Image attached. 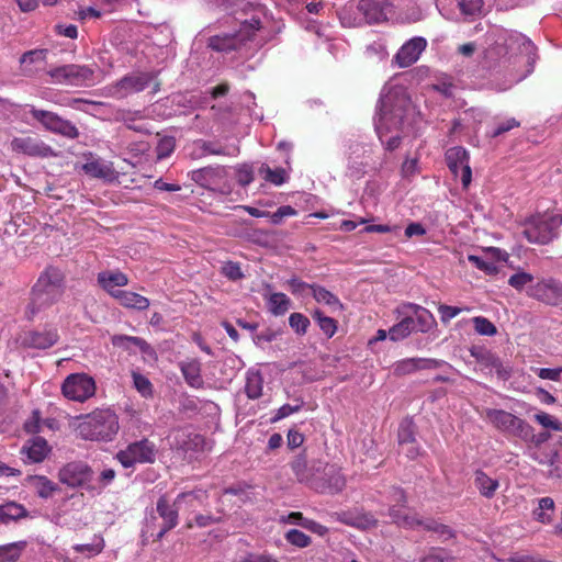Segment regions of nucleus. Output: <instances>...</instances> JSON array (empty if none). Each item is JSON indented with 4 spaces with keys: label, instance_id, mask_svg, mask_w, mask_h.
I'll use <instances>...</instances> for the list:
<instances>
[{
    "label": "nucleus",
    "instance_id": "e2e57ef3",
    "mask_svg": "<svg viewBox=\"0 0 562 562\" xmlns=\"http://www.w3.org/2000/svg\"><path fill=\"white\" fill-rule=\"evenodd\" d=\"M296 210L291 205L280 206L274 213H269L270 222L273 225H280L284 217L296 215Z\"/></svg>",
    "mask_w": 562,
    "mask_h": 562
},
{
    "label": "nucleus",
    "instance_id": "a19ab883",
    "mask_svg": "<svg viewBox=\"0 0 562 562\" xmlns=\"http://www.w3.org/2000/svg\"><path fill=\"white\" fill-rule=\"evenodd\" d=\"M260 177L276 186H281L288 180V175L283 168L271 169L268 165H261L258 170Z\"/></svg>",
    "mask_w": 562,
    "mask_h": 562
},
{
    "label": "nucleus",
    "instance_id": "13d9d810",
    "mask_svg": "<svg viewBox=\"0 0 562 562\" xmlns=\"http://www.w3.org/2000/svg\"><path fill=\"white\" fill-rule=\"evenodd\" d=\"M142 119L140 112H127L122 114V122L127 128L138 133H149L148 128L142 124H137L136 121Z\"/></svg>",
    "mask_w": 562,
    "mask_h": 562
},
{
    "label": "nucleus",
    "instance_id": "9b49d317",
    "mask_svg": "<svg viewBox=\"0 0 562 562\" xmlns=\"http://www.w3.org/2000/svg\"><path fill=\"white\" fill-rule=\"evenodd\" d=\"M47 74L55 83L86 87L95 83L93 69L85 65H64L48 70Z\"/></svg>",
    "mask_w": 562,
    "mask_h": 562
},
{
    "label": "nucleus",
    "instance_id": "a18cd8bd",
    "mask_svg": "<svg viewBox=\"0 0 562 562\" xmlns=\"http://www.w3.org/2000/svg\"><path fill=\"white\" fill-rule=\"evenodd\" d=\"M397 439L400 446L415 443V425L412 419L405 418L398 427Z\"/></svg>",
    "mask_w": 562,
    "mask_h": 562
},
{
    "label": "nucleus",
    "instance_id": "5701e85b",
    "mask_svg": "<svg viewBox=\"0 0 562 562\" xmlns=\"http://www.w3.org/2000/svg\"><path fill=\"white\" fill-rule=\"evenodd\" d=\"M446 362L438 359L429 358H406L396 361L393 364V371L396 375L412 374L419 370H432L438 369Z\"/></svg>",
    "mask_w": 562,
    "mask_h": 562
},
{
    "label": "nucleus",
    "instance_id": "f3484780",
    "mask_svg": "<svg viewBox=\"0 0 562 562\" xmlns=\"http://www.w3.org/2000/svg\"><path fill=\"white\" fill-rule=\"evenodd\" d=\"M154 79L151 72H133L124 76L109 88L110 94L116 99H122L132 93L145 90Z\"/></svg>",
    "mask_w": 562,
    "mask_h": 562
},
{
    "label": "nucleus",
    "instance_id": "79ce46f5",
    "mask_svg": "<svg viewBox=\"0 0 562 562\" xmlns=\"http://www.w3.org/2000/svg\"><path fill=\"white\" fill-rule=\"evenodd\" d=\"M25 546L24 541L0 546V562H16Z\"/></svg>",
    "mask_w": 562,
    "mask_h": 562
},
{
    "label": "nucleus",
    "instance_id": "f704fd0d",
    "mask_svg": "<svg viewBox=\"0 0 562 562\" xmlns=\"http://www.w3.org/2000/svg\"><path fill=\"white\" fill-rule=\"evenodd\" d=\"M290 307L291 301L284 293L276 292L267 297V308L276 316L284 315Z\"/></svg>",
    "mask_w": 562,
    "mask_h": 562
},
{
    "label": "nucleus",
    "instance_id": "8fccbe9b",
    "mask_svg": "<svg viewBox=\"0 0 562 562\" xmlns=\"http://www.w3.org/2000/svg\"><path fill=\"white\" fill-rule=\"evenodd\" d=\"M222 521L221 517H215L211 514H198L192 519L187 520V528L192 529L194 527L205 528L214 524Z\"/></svg>",
    "mask_w": 562,
    "mask_h": 562
},
{
    "label": "nucleus",
    "instance_id": "9d476101",
    "mask_svg": "<svg viewBox=\"0 0 562 562\" xmlns=\"http://www.w3.org/2000/svg\"><path fill=\"white\" fill-rule=\"evenodd\" d=\"M260 29V20L251 18L250 21L241 23L240 29L235 34L215 35L209 38V47L216 52H231L237 49L244 42L249 41L255 32Z\"/></svg>",
    "mask_w": 562,
    "mask_h": 562
},
{
    "label": "nucleus",
    "instance_id": "774afa93",
    "mask_svg": "<svg viewBox=\"0 0 562 562\" xmlns=\"http://www.w3.org/2000/svg\"><path fill=\"white\" fill-rule=\"evenodd\" d=\"M223 274L229 280L236 281L244 278L240 266L236 262L228 261L222 268Z\"/></svg>",
    "mask_w": 562,
    "mask_h": 562
},
{
    "label": "nucleus",
    "instance_id": "cd10ccee",
    "mask_svg": "<svg viewBox=\"0 0 562 562\" xmlns=\"http://www.w3.org/2000/svg\"><path fill=\"white\" fill-rule=\"evenodd\" d=\"M180 370L186 382L194 389L203 386L204 381L201 375V362L196 359H189L180 362Z\"/></svg>",
    "mask_w": 562,
    "mask_h": 562
},
{
    "label": "nucleus",
    "instance_id": "a211bd4d",
    "mask_svg": "<svg viewBox=\"0 0 562 562\" xmlns=\"http://www.w3.org/2000/svg\"><path fill=\"white\" fill-rule=\"evenodd\" d=\"M392 520L396 525L409 529H424L434 531L443 539L453 537V531L446 525L439 524L431 518L419 519L416 516H400L395 509L391 512Z\"/></svg>",
    "mask_w": 562,
    "mask_h": 562
},
{
    "label": "nucleus",
    "instance_id": "6ab92c4d",
    "mask_svg": "<svg viewBox=\"0 0 562 562\" xmlns=\"http://www.w3.org/2000/svg\"><path fill=\"white\" fill-rule=\"evenodd\" d=\"M10 147L12 151L30 157L47 158L55 156L54 149L36 136L14 137Z\"/></svg>",
    "mask_w": 562,
    "mask_h": 562
},
{
    "label": "nucleus",
    "instance_id": "6e6d98bb",
    "mask_svg": "<svg viewBox=\"0 0 562 562\" xmlns=\"http://www.w3.org/2000/svg\"><path fill=\"white\" fill-rule=\"evenodd\" d=\"M290 327L299 335H304L310 326V319L301 313H292L289 317Z\"/></svg>",
    "mask_w": 562,
    "mask_h": 562
},
{
    "label": "nucleus",
    "instance_id": "0e129e2a",
    "mask_svg": "<svg viewBox=\"0 0 562 562\" xmlns=\"http://www.w3.org/2000/svg\"><path fill=\"white\" fill-rule=\"evenodd\" d=\"M450 560H452V557L446 550L432 549L425 557H423L419 562H448Z\"/></svg>",
    "mask_w": 562,
    "mask_h": 562
},
{
    "label": "nucleus",
    "instance_id": "37998d69",
    "mask_svg": "<svg viewBox=\"0 0 562 562\" xmlns=\"http://www.w3.org/2000/svg\"><path fill=\"white\" fill-rule=\"evenodd\" d=\"M554 510V501L547 496L542 497L538 501V508L533 510V517L537 521L542 524H549L552 520V517L547 512Z\"/></svg>",
    "mask_w": 562,
    "mask_h": 562
},
{
    "label": "nucleus",
    "instance_id": "0eeeda50",
    "mask_svg": "<svg viewBox=\"0 0 562 562\" xmlns=\"http://www.w3.org/2000/svg\"><path fill=\"white\" fill-rule=\"evenodd\" d=\"M561 224L560 214H536L521 222V234L531 244L546 245L558 237Z\"/></svg>",
    "mask_w": 562,
    "mask_h": 562
},
{
    "label": "nucleus",
    "instance_id": "1a4fd4ad",
    "mask_svg": "<svg viewBox=\"0 0 562 562\" xmlns=\"http://www.w3.org/2000/svg\"><path fill=\"white\" fill-rule=\"evenodd\" d=\"M346 486V477L337 464H329L322 461L314 462V477L312 488L318 493L338 494Z\"/></svg>",
    "mask_w": 562,
    "mask_h": 562
},
{
    "label": "nucleus",
    "instance_id": "58836bf2",
    "mask_svg": "<svg viewBox=\"0 0 562 562\" xmlns=\"http://www.w3.org/2000/svg\"><path fill=\"white\" fill-rule=\"evenodd\" d=\"M104 547V539L99 535H94L91 542L83 544H75L72 546V550L76 553L85 554L87 558H92L101 553Z\"/></svg>",
    "mask_w": 562,
    "mask_h": 562
},
{
    "label": "nucleus",
    "instance_id": "4c0bfd02",
    "mask_svg": "<svg viewBox=\"0 0 562 562\" xmlns=\"http://www.w3.org/2000/svg\"><path fill=\"white\" fill-rule=\"evenodd\" d=\"M29 482L42 498H48L57 491V485L46 476H30Z\"/></svg>",
    "mask_w": 562,
    "mask_h": 562
},
{
    "label": "nucleus",
    "instance_id": "2eb2a0df",
    "mask_svg": "<svg viewBox=\"0 0 562 562\" xmlns=\"http://www.w3.org/2000/svg\"><path fill=\"white\" fill-rule=\"evenodd\" d=\"M61 393L70 401L82 403L94 395L95 382L86 373H72L64 380Z\"/></svg>",
    "mask_w": 562,
    "mask_h": 562
},
{
    "label": "nucleus",
    "instance_id": "e433bc0d",
    "mask_svg": "<svg viewBox=\"0 0 562 562\" xmlns=\"http://www.w3.org/2000/svg\"><path fill=\"white\" fill-rule=\"evenodd\" d=\"M263 378L259 371H248L245 392L250 400H257L262 395Z\"/></svg>",
    "mask_w": 562,
    "mask_h": 562
},
{
    "label": "nucleus",
    "instance_id": "dca6fc26",
    "mask_svg": "<svg viewBox=\"0 0 562 562\" xmlns=\"http://www.w3.org/2000/svg\"><path fill=\"white\" fill-rule=\"evenodd\" d=\"M228 170L224 166H209L190 172V178L195 183L211 190H218L223 193L229 192L227 184Z\"/></svg>",
    "mask_w": 562,
    "mask_h": 562
},
{
    "label": "nucleus",
    "instance_id": "7c9ffc66",
    "mask_svg": "<svg viewBox=\"0 0 562 562\" xmlns=\"http://www.w3.org/2000/svg\"><path fill=\"white\" fill-rule=\"evenodd\" d=\"M311 295L317 303L327 305L333 313L341 312L344 310V305L340 300L322 285L314 284V286H312Z\"/></svg>",
    "mask_w": 562,
    "mask_h": 562
},
{
    "label": "nucleus",
    "instance_id": "c03bdc74",
    "mask_svg": "<svg viewBox=\"0 0 562 562\" xmlns=\"http://www.w3.org/2000/svg\"><path fill=\"white\" fill-rule=\"evenodd\" d=\"M112 344L115 347H121L125 349H132V347H137L139 350L145 351L149 346L148 344L139 338L134 336H125V335H116L112 338Z\"/></svg>",
    "mask_w": 562,
    "mask_h": 562
},
{
    "label": "nucleus",
    "instance_id": "09e8293b",
    "mask_svg": "<svg viewBox=\"0 0 562 562\" xmlns=\"http://www.w3.org/2000/svg\"><path fill=\"white\" fill-rule=\"evenodd\" d=\"M313 318L317 322L322 331L328 337H333L337 330V323L334 318L325 316L321 310H315Z\"/></svg>",
    "mask_w": 562,
    "mask_h": 562
},
{
    "label": "nucleus",
    "instance_id": "f03ea898",
    "mask_svg": "<svg viewBox=\"0 0 562 562\" xmlns=\"http://www.w3.org/2000/svg\"><path fill=\"white\" fill-rule=\"evenodd\" d=\"M485 57L493 63L519 57L530 67L528 72H531L532 65L536 61V47L524 34L506 31L502 33L495 44L486 50Z\"/></svg>",
    "mask_w": 562,
    "mask_h": 562
},
{
    "label": "nucleus",
    "instance_id": "49530a36",
    "mask_svg": "<svg viewBox=\"0 0 562 562\" xmlns=\"http://www.w3.org/2000/svg\"><path fill=\"white\" fill-rule=\"evenodd\" d=\"M458 7L461 13L467 18H476L483 13V0H459Z\"/></svg>",
    "mask_w": 562,
    "mask_h": 562
},
{
    "label": "nucleus",
    "instance_id": "7ed1b4c3",
    "mask_svg": "<svg viewBox=\"0 0 562 562\" xmlns=\"http://www.w3.org/2000/svg\"><path fill=\"white\" fill-rule=\"evenodd\" d=\"M64 292V272L56 267H47L32 288L31 303L27 306L29 317H33L41 310L55 304Z\"/></svg>",
    "mask_w": 562,
    "mask_h": 562
},
{
    "label": "nucleus",
    "instance_id": "ddd939ff",
    "mask_svg": "<svg viewBox=\"0 0 562 562\" xmlns=\"http://www.w3.org/2000/svg\"><path fill=\"white\" fill-rule=\"evenodd\" d=\"M156 446L148 439L130 443L116 453L117 461L126 469L137 463H153L156 458Z\"/></svg>",
    "mask_w": 562,
    "mask_h": 562
},
{
    "label": "nucleus",
    "instance_id": "2f4dec72",
    "mask_svg": "<svg viewBox=\"0 0 562 562\" xmlns=\"http://www.w3.org/2000/svg\"><path fill=\"white\" fill-rule=\"evenodd\" d=\"M474 485L482 496L492 498L499 487V482L488 476L485 472L477 470L474 474Z\"/></svg>",
    "mask_w": 562,
    "mask_h": 562
},
{
    "label": "nucleus",
    "instance_id": "423d86ee",
    "mask_svg": "<svg viewBox=\"0 0 562 562\" xmlns=\"http://www.w3.org/2000/svg\"><path fill=\"white\" fill-rule=\"evenodd\" d=\"M78 431L86 440L111 441L119 431V418L111 409H98L85 417Z\"/></svg>",
    "mask_w": 562,
    "mask_h": 562
},
{
    "label": "nucleus",
    "instance_id": "aec40b11",
    "mask_svg": "<svg viewBox=\"0 0 562 562\" xmlns=\"http://www.w3.org/2000/svg\"><path fill=\"white\" fill-rule=\"evenodd\" d=\"M529 296L550 305L562 302V282L552 278L542 279L528 288Z\"/></svg>",
    "mask_w": 562,
    "mask_h": 562
},
{
    "label": "nucleus",
    "instance_id": "473e14b6",
    "mask_svg": "<svg viewBox=\"0 0 562 562\" xmlns=\"http://www.w3.org/2000/svg\"><path fill=\"white\" fill-rule=\"evenodd\" d=\"M291 468L296 479L307 484L312 488V477H314V463L308 467L306 458L303 454L297 456L292 462Z\"/></svg>",
    "mask_w": 562,
    "mask_h": 562
},
{
    "label": "nucleus",
    "instance_id": "ea45409f",
    "mask_svg": "<svg viewBox=\"0 0 562 562\" xmlns=\"http://www.w3.org/2000/svg\"><path fill=\"white\" fill-rule=\"evenodd\" d=\"M389 503V516H391L392 509H395L400 516H411L409 514L404 513L401 508L406 504V495L404 491L400 487H392L386 496Z\"/></svg>",
    "mask_w": 562,
    "mask_h": 562
},
{
    "label": "nucleus",
    "instance_id": "4be33fe9",
    "mask_svg": "<svg viewBox=\"0 0 562 562\" xmlns=\"http://www.w3.org/2000/svg\"><path fill=\"white\" fill-rule=\"evenodd\" d=\"M58 340V334L55 329H45L43 331L21 333L16 342L24 348L47 349L54 346Z\"/></svg>",
    "mask_w": 562,
    "mask_h": 562
},
{
    "label": "nucleus",
    "instance_id": "72a5a7b5",
    "mask_svg": "<svg viewBox=\"0 0 562 562\" xmlns=\"http://www.w3.org/2000/svg\"><path fill=\"white\" fill-rule=\"evenodd\" d=\"M27 510L20 504L9 502L0 505V524H9L26 517Z\"/></svg>",
    "mask_w": 562,
    "mask_h": 562
},
{
    "label": "nucleus",
    "instance_id": "de8ad7c7",
    "mask_svg": "<svg viewBox=\"0 0 562 562\" xmlns=\"http://www.w3.org/2000/svg\"><path fill=\"white\" fill-rule=\"evenodd\" d=\"M290 518L292 519L293 524H297V525L302 526L303 528H305L314 533H317L319 536H324L328 531V529L325 526H323L314 520L304 518L301 513H293L290 515Z\"/></svg>",
    "mask_w": 562,
    "mask_h": 562
},
{
    "label": "nucleus",
    "instance_id": "3c124183",
    "mask_svg": "<svg viewBox=\"0 0 562 562\" xmlns=\"http://www.w3.org/2000/svg\"><path fill=\"white\" fill-rule=\"evenodd\" d=\"M533 281V276L522 270L517 271L508 279V284L517 291H522L527 285Z\"/></svg>",
    "mask_w": 562,
    "mask_h": 562
},
{
    "label": "nucleus",
    "instance_id": "6e6552de",
    "mask_svg": "<svg viewBox=\"0 0 562 562\" xmlns=\"http://www.w3.org/2000/svg\"><path fill=\"white\" fill-rule=\"evenodd\" d=\"M483 418L497 430L522 440L532 436V427L524 419L514 414L496 408H485Z\"/></svg>",
    "mask_w": 562,
    "mask_h": 562
},
{
    "label": "nucleus",
    "instance_id": "680f3d73",
    "mask_svg": "<svg viewBox=\"0 0 562 562\" xmlns=\"http://www.w3.org/2000/svg\"><path fill=\"white\" fill-rule=\"evenodd\" d=\"M288 284L290 286L292 294L302 296V297H304L306 295H311L312 286H314V284H308L297 278L290 279L288 281Z\"/></svg>",
    "mask_w": 562,
    "mask_h": 562
},
{
    "label": "nucleus",
    "instance_id": "b1692460",
    "mask_svg": "<svg viewBox=\"0 0 562 562\" xmlns=\"http://www.w3.org/2000/svg\"><path fill=\"white\" fill-rule=\"evenodd\" d=\"M426 46L427 42L424 37H414L398 49L394 56V61L401 68L408 67L418 60Z\"/></svg>",
    "mask_w": 562,
    "mask_h": 562
},
{
    "label": "nucleus",
    "instance_id": "20e7f679",
    "mask_svg": "<svg viewBox=\"0 0 562 562\" xmlns=\"http://www.w3.org/2000/svg\"><path fill=\"white\" fill-rule=\"evenodd\" d=\"M396 311L402 318L389 329V338L392 341L403 340L416 331L428 333L436 326L434 315L420 305L405 303Z\"/></svg>",
    "mask_w": 562,
    "mask_h": 562
},
{
    "label": "nucleus",
    "instance_id": "603ef678",
    "mask_svg": "<svg viewBox=\"0 0 562 562\" xmlns=\"http://www.w3.org/2000/svg\"><path fill=\"white\" fill-rule=\"evenodd\" d=\"M176 147V139L172 136H164L158 140L156 153L159 160L169 157Z\"/></svg>",
    "mask_w": 562,
    "mask_h": 562
},
{
    "label": "nucleus",
    "instance_id": "39448f33",
    "mask_svg": "<svg viewBox=\"0 0 562 562\" xmlns=\"http://www.w3.org/2000/svg\"><path fill=\"white\" fill-rule=\"evenodd\" d=\"M390 4L387 0H360L357 4L349 3L339 11V20L344 26L355 27L363 23H380L387 19Z\"/></svg>",
    "mask_w": 562,
    "mask_h": 562
},
{
    "label": "nucleus",
    "instance_id": "052dcab7",
    "mask_svg": "<svg viewBox=\"0 0 562 562\" xmlns=\"http://www.w3.org/2000/svg\"><path fill=\"white\" fill-rule=\"evenodd\" d=\"M285 539L288 542L299 548H305L311 543V538L297 529L289 530L285 533Z\"/></svg>",
    "mask_w": 562,
    "mask_h": 562
},
{
    "label": "nucleus",
    "instance_id": "4468645a",
    "mask_svg": "<svg viewBox=\"0 0 562 562\" xmlns=\"http://www.w3.org/2000/svg\"><path fill=\"white\" fill-rule=\"evenodd\" d=\"M178 509L173 504H170L166 496L159 497L156 504V512L162 519V524L156 528V516L153 514L146 519L147 531L151 532V536H156L157 540H160L166 532L171 530L178 525Z\"/></svg>",
    "mask_w": 562,
    "mask_h": 562
},
{
    "label": "nucleus",
    "instance_id": "f8f14e48",
    "mask_svg": "<svg viewBox=\"0 0 562 562\" xmlns=\"http://www.w3.org/2000/svg\"><path fill=\"white\" fill-rule=\"evenodd\" d=\"M29 113L36 120L46 131L64 136L69 139H75L79 136V131L76 125L59 116L57 113L46 110L36 109L30 105Z\"/></svg>",
    "mask_w": 562,
    "mask_h": 562
},
{
    "label": "nucleus",
    "instance_id": "bb28decb",
    "mask_svg": "<svg viewBox=\"0 0 562 562\" xmlns=\"http://www.w3.org/2000/svg\"><path fill=\"white\" fill-rule=\"evenodd\" d=\"M99 284L114 297L115 292H121L115 288L125 286L128 278L121 271H103L98 274Z\"/></svg>",
    "mask_w": 562,
    "mask_h": 562
},
{
    "label": "nucleus",
    "instance_id": "5fc2aeb1",
    "mask_svg": "<svg viewBox=\"0 0 562 562\" xmlns=\"http://www.w3.org/2000/svg\"><path fill=\"white\" fill-rule=\"evenodd\" d=\"M468 260L486 274L493 276L498 272V267L493 261L480 256L469 255Z\"/></svg>",
    "mask_w": 562,
    "mask_h": 562
},
{
    "label": "nucleus",
    "instance_id": "c756f323",
    "mask_svg": "<svg viewBox=\"0 0 562 562\" xmlns=\"http://www.w3.org/2000/svg\"><path fill=\"white\" fill-rule=\"evenodd\" d=\"M114 299L119 301V303L126 307L137 311H144L149 307V300L138 293L122 290L121 292H115Z\"/></svg>",
    "mask_w": 562,
    "mask_h": 562
},
{
    "label": "nucleus",
    "instance_id": "bf43d9fd",
    "mask_svg": "<svg viewBox=\"0 0 562 562\" xmlns=\"http://www.w3.org/2000/svg\"><path fill=\"white\" fill-rule=\"evenodd\" d=\"M535 420L538 422L543 428L562 431V424L548 413L540 412L536 414Z\"/></svg>",
    "mask_w": 562,
    "mask_h": 562
},
{
    "label": "nucleus",
    "instance_id": "864d4df0",
    "mask_svg": "<svg viewBox=\"0 0 562 562\" xmlns=\"http://www.w3.org/2000/svg\"><path fill=\"white\" fill-rule=\"evenodd\" d=\"M474 329L483 336H494L497 333L495 325L486 317L476 316L472 318Z\"/></svg>",
    "mask_w": 562,
    "mask_h": 562
},
{
    "label": "nucleus",
    "instance_id": "69168bd1",
    "mask_svg": "<svg viewBox=\"0 0 562 562\" xmlns=\"http://www.w3.org/2000/svg\"><path fill=\"white\" fill-rule=\"evenodd\" d=\"M303 404L304 403H303L302 400H296V403L294 405H291V404L282 405L278 409V412H277V414H276V416L273 417L272 420L273 422H278L280 419H283V418H285V417H288V416L299 412L302 408Z\"/></svg>",
    "mask_w": 562,
    "mask_h": 562
},
{
    "label": "nucleus",
    "instance_id": "412c9836",
    "mask_svg": "<svg viewBox=\"0 0 562 562\" xmlns=\"http://www.w3.org/2000/svg\"><path fill=\"white\" fill-rule=\"evenodd\" d=\"M91 468L81 461L69 462L58 473L59 481L70 487H79L88 484L92 479Z\"/></svg>",
    "mask_w": 562,
    "mask_h": 562
},
{
    "label": "nucleus",
    "instance_id": "c9c22d12",
    "mask_svg": "<svg viewBox=\"0 0 562 562\" xmlns=\"http://www.w3.org/2000/svg\"><path fill=\"white\" fill-rule=\"evenodd\" d=\"M446 159L449 169L456 175L459 176V169L463 165L469 164V155L468 151L462 147H452L446 153Z\"/></svg>",
    "mask_w": 562,
    "mask_h": 562
},
{
    "label": "nucleus",
    "instance_id": "c85d7f7f",
    "mask_svg": "<svg viewBox=\"0 0 562 562\" xmlns=\"http://www.w3.org/2000/svg\"><path fill=\"white\" fill-rule=\"evenodd\" d=\"M82 169L87 175L93 178L104 180H113L115 178V170L113 169L112 164L102 159L88 160L82 166Z\"/></svg>",
    "mask_w": 562,
    "mask_h": 562
},
{
    "label": "nucleus",
    "instance_id": "393cba45",
    "mask_svg": "<svg viewBox=\"0 0 562 562\" xmlns=\"http://www.w3.org/2000/svg\"><path fill=\"white\" fill-rule=\"evenodd\" d=\"M48 452V443L42 437L29 439L21 449V454L25 457L24 462L29 463H40L44 461Z\"/></svg>",
    "mask_w": 562,
    "mask_h": 562
},
{
    "label": "nucleus",
    "instance_id": "338daca9",
    "mask_svg": "<svg viewBox=\"0 0 562 562\" xmlns=\"http://www.w3.org/2000/svg\"><path fill=\"white\" fill-rule=\"evenodd\" d=\"M378 524V520L371 513H366L359 510L358 519L356 522V527L358 529L367 530L375 527Z\"/></svg>",
    "mask_w": 562,
    "mask_h": 562
},
{
    "label": "nucleus",
    "instance_id": "a878e982",
    "mask_svg": "<svg viewBox=\"0 0 562 562\" xmlns=\"http://www.w3.org/2000/svg\"><path fill=\"white\" fill-rule=\"evenodd\" d=\"M209 495L206 491L201 488L180 493L173 501V505L178 509H188L194 512L199 506H204Z\"/></svg>",
    "mask_w": 562,
    "mask_h": 562
},
{
    "label": "nucleus",
    "instance_id": "4d7b16f0",
    "mask_svg": "<svg viewBox=\"0 0 562 562\" xmlns=\"http://www.w3.org/2000/svg\"><path fill=\"white\" fill-rule=\"evenodd\" d=\"M132 376L134 386L142 394V396L150 397L153 395L151 382L145 375L137 372H133Z\"/></svg>",
    "mask_w": 562,
    "mask_h": 562
},
{
    "label": "nucleus",
    "instance_id": "f257e3e1",
    "mask_svg": "<svg viewBox=\"0 0 562 562\" xmlns=\"http://www.w3.org/2000/svg\"><path fill=\"white\" fill-rule=\"evenodd\" d=\"M412 104L403 86H384L378 104L374 127L380 142L389 151L398 148L401 132L408 124Z\"/></svg>",
    "mask_w": 562,
    "mask_h": 562
}]
</instances>
